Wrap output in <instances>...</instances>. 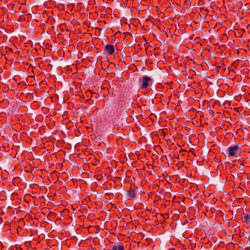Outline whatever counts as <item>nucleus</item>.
Segmentation results:
<instances>
[{"label":"nucleus","mask_w":250,"mask_h":250,"mask_svg":"<svg viewBox=\"0 0 250 250\" xmlns=\"http://www.w3.org/2000/svg\"><path fill=\"white\" fill-rule=\"evenodd\" d=\"M152 83V80L147 76H144L140 79V88L146 89Z\"/></svg>","instance_id":"f257e3e1"},{"label":"nucleus","mask_w":250,"mask_h":250,"mask_svg":"<svg viewBox=\"0 0 250 250\" xmlns=\"http://www.w3.org/2000/svg\"><path fill=\"white\" fill-rule=\"evenodd\" d=\"M238 151H241V148L237 145L228 148V154L229 156H235Z\"/></svg>","instance_id":"f03ea898"},{"label":"nucleus","mask_w":250,"mask_h":250,"mask_svg":"<svg viewBox=\"0 0 250 250\" xmlns=\"http://www.w3.org/2000/svg\"><path fill=\"white\" fill-rule=\"evenodd\" d=\"M104 50L109 55H113L115 52V47L113 44H107L104 47Z\"/></svg>","instance_id":"7ed1b4c3"},{"label":"nucleus","mask_w":250,"mask_h":250,"mask_svg":"<svg viewBox=\"0 0 250 250\" xmlns=\"http://www.w3.org/2000/svg\"><path fill=\"white\" fill-rule=\"evenodd\" d=\"M111 250H125V248L122 243H119L117 246H111Z\"/></svg>","instance_id":"20e7f679"},{"label":"nucleus","mask_w":250,"mask_h":250,"mask_svg":"<svg viewBox=\"0 0 250 250\" xmlns=\"http://www.w3.org/2000/svg\"><path fill=\"white\" fill-rule=\"evenodd\" d=\"M127 196L129 198H133L136 196L135 192L132 189H130L127 191Z\"/></svg>","instance_id":"39448f33"},{"label":"nucleus","mask_w":250,"mask_h":250,"mask_svg":"<svg viewBox=\"0 0 250 250\" xmlns=\"http://www.w3.org/2000/svg\"><path fill=\"white\" fill-rule=\"evenodd\" d=\"M242 221L247 224L250 223V215L248 214H244L242 218Z\"/></svg>","instance_id":"423d86ee"},{"label":"nucleus","mask_w":250,"mask_h":250,"mask_svg":"<svg viewBox=\"0 0 250 250\" xmlns=\"http://www.w3.org/2000/svg\"><path fill=\"white\" fill-rule=\"evenodd\" d=\"M5 51L6 53H8V52H12V50L11 48L9 47H6L5 48Z\"/></svg>","instance_id":"0eeeda50"},{"label":"nucleus","mask_w":250,"mask_h":250,"mask_svg":"<svg viewBox=\"0 0 250 250\" xmlns=\"http://www.w3.org/2000/svg\"><path fill=\"white\" fill-rule=\"evenodd\" d=\"M185 150L181 149L179 151V152L180 153H181L182 152H185Z\"/></svg>","instance_id":"6e6552de"}]
</instances>
